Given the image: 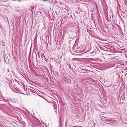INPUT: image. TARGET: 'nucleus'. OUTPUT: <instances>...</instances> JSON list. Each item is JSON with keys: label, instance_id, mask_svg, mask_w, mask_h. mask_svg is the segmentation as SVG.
Instances as JSON below:
<instances>
[{"label": "nucleus", "instance_id": "39448f33", "mask_svg": "<svg viewBox=\"0 0 127 127\" xmlns=\"http://www.w3.org/2000/svg\"><path fill=\"white\" fill-rule=\"evenodd\" d=\"M36 60H37V57H36Z\"/></svg>", "mask_w": 127, "mask_h": 127}, {"label": "nucleus", "instance_id": "f257e3e1", "mask_svg": "<svg viewBox=\"0 0 127 127\" xmlns=\"http://www.w3.org/2000/svg\"><path fill=\"white\" fill-rule=\"evenodd\" d=\"M73 51L74 52H75L76 53H79V52H81V50H76V49H75L74 48V46H73Z\"/></svg>", "mask_w": 127, "mask_h": 127}, {"label": "nucleus", "instance_id": "20e7f679", "mask_svg": "<svg viewBox=\"0 0 127 127\" xmlns=\"http://www.w3.org/2000/svg\"><path fill=\"white\" fill-rule=\"evenodd\" d=\"M7 71H8V72H9V69H7Z\"/></svg>", "mask_w": 127, "mask_h": 127}, {"label": "nucleus", "instance_id": "f03ea898", "mask_svg": "<svg viewBox=\"0 0 127 127\" xmlns=\"http://www.w3.org/2000/svg\"><path fill=\"white\" fill-rule=\"evenodd\" d=\"M16 82H17V83H18V84L19 85H20L22 84L20 82H19V81H18L17 80H16Z\"/></svg>", "mask_w": 127, "mask_h": 127}, {"label": "nucleus", "instance_id": "423d86ee", "mask_svg": "<svg viewBox=\"0 0 127 127\" xmlns=\"http://www.w3.org/2000/svg\"><path fill=\"white\" fill-rule=\"evenodd\" d=\"M38 57H39V58H40V56H39V55H38Z\"/></svg>", "mask_w": 127, "mask_h": 127}, {"label": "nucleus", "instance_id": "7ed1b4c3", "mask_svg": "<svg viewBox=\"0 0 127 127\" xmlns=\"http://www.w3.org/2000/svg\"><path fill=\"white\" fill-rule=\"evenodd\" d=\"M12 89L13 91H14V92H16L14 90H16V88H14V87H13L12 88Z\"/></svg>", "mask_w": 127, "mask_h": 127}]
</instances>
